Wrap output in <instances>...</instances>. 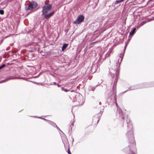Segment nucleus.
<instances>
[{"label": "nucleus", "mask_w": 154, "mask_h": 154, "mask_svg": "<svg viewBox=\"0 0 154 154\" xmlns=\"http://www.w3.org/2000/svg\"><path fill=\"white\" fill-rule=\"evenodd\" d=\"M128 128L129 129V131L127 133L126 136L128 137L129 141V145L126 147L127 150H128V154H133L136 152L135 141L133 136V132L131 123L129 119L127 120Z\"/></svg>", "instance_id": "nucleus-1"}, {"label": "nucleus", "mask_w": 154, "mask_h": 154, "mask_svg": "<svg viewBox=\"0 0 154 154\" xmlns=\"http://www.w3.org/2000/svg\"><path fill=\"white\" fill-rule=\"evenodd\" d=\"M109 73L111 76H112V78H113L114 76H116V78L114 82V85L113 86H114L115 89L116 90V87H115V86H116V85L117 82L119 78V72L118 71H116V70H115L111 69L110 70H109Z\"/></svg>", "instance_id": "nucleus-2"}, {"label": "nucleus", "mask_w": 154, "mask_h": 154, "mask_svg": "<svg viewBox=\"0 0 154 154\" xmlns=\"http://www.w3.org/2000/svg\"><path fill=\"white\" fill-rule=\"evenodd\" d=\"M108 93L107 95L108 101L110 99L111 100H113L116 101L117 100L116 96V90L115 89L114 86L112 87V90L110 92L108 91Z\"/></svg>", "instance_id": "nucleus-3"}, {"label": "nucleus", "mask_w": 154, "mask_h": 154, "mask_svg": "<svg viewBox=\"0 0 154 154\" xmlns=\"http://www.w3.org/2000/svg\"><path fill=\"white\" fill-rule=\"evenodd\" d=\"M73 101L76 106L82 105L84 103L83 97L81 95H76Z\"/></svg>", "instance_id": "nucleus-4"}, {"label": "nucleus", "mask_w": 154, "mask_h": 154, "mask_svg": "<svg viewBox=\"0 0 154 154\" xmlns=\"http://www.w3.org/2000/svg\"><path fill=\"white\" fill-rule=\"evenodd\" d=\"M37 6V3L34 1L30 2L28 6L26 7V9L28 10H31L36 7Z\"/></svg>", "instance_id": "nucleus-5"}, {"label": "nucleus", "mask_w": 154, "mask_h": 154, "mask_svg": "<svg viewBox=\"0 0 154 154\" xmlns=\"http://www.w3.org/2000/svg\"><path fill=\"white\" fill-rule=\"evenodd\" d=\"M84 17L82 15H80L78 17L76 20L74 21L73 23L75 24H78L82 22L84 19Z\"/></svg>", "instance_id": "nucleus-6"}, {"label": "nucleus", "mask_w": 154, "mask_h": 154, "mask_svg": "<svg viewBox=\"0 0 154 154\" xmlns=\"http://www.w3.org/2000/svg\"><path fill=\"white\" fill-rule=\"evenodd\" d=\"M52 5L50 4H48L47 6H44L42 10V15H44L45 14L47 13L48 11H50Z\"/></svg>", "instance_id": "nucleus-7"}, {"label": "nucleus", "mask_w": 154, "mask_h": 154, "mask_svg": "<svg viewBox=\"0 0 154 154\" xmlns=\"http://www.w3.org/2000/svg\"><path fill=\"white\" fill-rule=\"evenodd\" d=\"M23 79L24 80H26V78H18L17 77H16L15 78H14L13 76H11L10 77H8L7 78H6V79L2 80L0 81V83H3L4 82H7L8 81L11 79Z\"/></svg>", "instance_id": "nucleus-8"}, {"label": "nucleus", "mask_w": 154, "mask_h": 154, "mask_svg": "<svg viewBox=\"0 0 154 154\" xmlns=\"http://www.w3.org/2000/svg\"><path fill=\"white\" fill-rule=\"evenodd\" d=\"M112 101L113 102V103H114L115 102L116 105V106L117 109V111L119 112V115L120 116H122L123 118H124V116H123V114H122V111L120 109L119 107L118 106V104L116 102V101L114 100H112Z\"/></svg>", "instance_id": "nucleus-9"}, {"label": "nucleus", "mask_w": 154, "mask_h": 154, "mask_svg": "<svg viewBox=\"0 0 154 154\" xmlns=\"http://www.w3.org/2000/svg\"><path fill=\"white\" fill-rule=\"evenodd\" d=\"M97 65L96 63H94L92 64L91 69H90L91 72L93 73L95 72L97 70Z\"/></svg>", "instance_id": "nucleus-10"}, {"label": "nucleus", "mask_w": 154, "mask_h": 154, "mask_svg": "<svg viewBox=\"0 0 154 154\" xmlns=\"http://www.w3.org/2000/svg\"><path fill=\"white\" fill-rule=\"evenodd\" d=\"M48 123H49V124L51 125H52L54 127H56V128H57L58 129L60 130L61 132L63 133V132L59 129V127H58L57 126V125H56V124L55 123H54V122L49 120V121H48Z\"/></svg>", "instance_id": "nucleus-11"}, {"label": "nucleus", "mask_w": 154, "mask_h": 154, "mask_svg": "<svg viewBox=\"0 0 154 154\" xmlns=\"http://www.w3.org/2000/svg\"><path fill=\"white\" fill-rule=\"evenodd\" d=\"M138 88H137V86H131L130 88H129L128 89H127V90L125 91L122 94H123L125 93L127 91H131V90H132L134 89H136Z\"/></svg>", "instance_id": "nucleus-12"}, {"label": "nucleus", "mask_w": 154, "mask_h": 154, "mask_svg": "<svg viewBox=\"0 0 154 154\" xmlns=\"http://www.w3.org/2000/svg\"><path fill=\"white\" fill-rule=\"evenodd\" d=\"M54 13V11H53L51 12L49 14H46L45 16V18L46 19H48L50 17L53 15Z\"/></svg>", "instance_id": "nucleus-13"}, {"label": "nucleus", "mask_w": 154, "mask_h": 154, "mask_svg": "<svg viewBox=\"0 0 154 154\" xmlns=\"http://www.w3.org/2000/svg\"><path fill=\"white\" fill-rule=\"evenodd\" d=\"M101 115L100 113L98 114H96L95 115V116L93 117V121L95 120L96 119H97V123L100 120V118Z\"/></svg>", "instance_id": "nucleus-14"}, {"label": "nucleus", "mask_w": 154, "mask_h": 154, "mask_svg": "<svg viewBox=\"0 0 154 154\" xmlns=\"http://www.w3.org/2000/svg\"><path fill=\"white\" fill-rule=\"evenodd\" d=\"M136 30V28H134L132 30H131L129 33L130 35H133L135 33Z\"/></svg>", "instance_id": "nucleus-15"}, {"label": "nucleus", "mask_w": 154, "mask_h": 154, "mask_svg": "<svg viewBox=\"0 0 154 154\" xmlns=\"http://www.w3.org/2000/svg\"><path fill=\"white\" fill-rule=\"evenodd\" d=\"M112 51V50L110 49L108 52L106 54L105 58H106L108 57H109L110 55V54L111 53Z\"/></svg>", "instance_id": "nucleus-16"}, {"label": "nucleus", "mask_w": 154, "mask_h": 154, "mask_svg": "<svg viewBox=\"0 0 154 154\" xmlns=\"http://www.w3.org/2000/svg\"><path fill=\"white\" fill-rule=\"evenodd\" d=\"M68 44H64L62 47V51H63L68 46Z\"/></svg>", "instance_id": "nucleus-17"}, {"label": "nucleus", "mask_w": 154, "mask_h": 154, "mask_svg": "<svg viewBox=\"0 0 154 154\" xmlns=\"http://www.w3.org/2000/svg\"><path fill=\"white\" fill-rule=\"evenodd\" d=\"M123 55L122 56H120L119 57V59L118 62L119 63V66L120 65V64L122 60Z\"/></svg>", "instance_id": "nucleus-18"}, {"label": "nucleus", "mask_w": 154, "mask_h": 154, "mask_svg": "<svg viewBox=\"0 0 154 154\" xmlns=\"http://www.w3.org/2000/svg\"><path fill=\"white\" fill-rule=\"evenodd\" d=\"M61 89L62 91H64L66 92H67V91H69V90L66 89H65V88H64L63 87H61Z\"/></svg>", "instance_id": "nucleus-19"}, {"label": "nucleus", "mask_w": 154, "mask_h": 154, "mask_svg": "<svg viewBox=\"0 0 154 154\" xmlns=\"http://www.w3.org/2000/svg\"><path fill=\"white\" fill-rule=\"evenodd\" d=\"M146 22L145 21H143L142 23H140L139 25V27L142 26L146 23Z\"/></svg>", "instance_id": "nucleus-20"}, {"label": "nucleus", "mask_w": 154, "mask_h": 154, "mask_svg": "<svg viewBox=\"0 0 154 154\" xmlns=\"http://www.w3.org/2000/svg\"><path fill=\"white\" fill-rule=\"evenodd\" d=\"M0 14L3 15L4 14V11L3 10H0Z\"/></svg>", "instance_id": "nucleus-21"}, {"label": "nucleus", "mask_w": 154, "mask_h": 154, "mask_svg": "<svg viewBox=\"0 0 154 154\" xmlns=\"http://www.w3.org/2000/svg\"><path fill=\"white\" fill-rule=\"evenodd\" d=\"M5 66L6 65L5 64H3L1 66H0V69L5 67Z\"/></svg>", "instance_id": "nucleus-22"}, {"label": "nucleus", "mask_w": 154, "mask_h": 154, "mask_svg": "<svg viewBox=\"0 0 154 154\" xmlns=\"http://www.w3.org/2000/svg\"><path fill=\"white\" fill-rule=\"evenodd\" d=\"M91 89H90V90H91L92 91H94L95 89V87H91Z\"/></svg>", "instance_id": "nucleus-23"}, {"label": "nucleus", "mask_w": 154, "mask_h": 154, "mask_svg": "<svg viewBox=\"0 0 154 154\" xmlns=\"http://www.w3.org/2000/svg\"><path fill=\"white\" fill-rule=\"evenodd\" d=\"M42 74V72H40L38 75H37V76H35L34 77V78H37L41 74Z\"/></svg>", "instance_id": "nucleus-24"}, {"label": "nucleus", "mask_w": 154, "mask_h": 154, "mask_svg": "<svg viewBox=\"0 0 154 154\" xmlns=\"http://www.w3.org/2000/svg\"><path fill=\"white\" fill-rule=\"evenodd\" d=\"M124 0H117L116 2L117 3H120L122 2Z\"/></svg>", "instance_id": "nucleus-25"}, {"label": "nucleus", "mask_w": 154, "mask_h": 154, "mask_svg": "<svg viewBox=\"0 0 154 154\" xmlns=\"http://www.w3.org/2000/svg\"><path fill=\"white\" fill-rule=\"evenodd\" d=\"M74 124L73 123H72L71 124V125H70V127L71 129H72V127L73 126Z\"/></svg>", "instance_id": "nucleus-26"}, {"label": "nucleus", "mask_w": 154, "mask_h": 154, "mask_svg": "<svg viewBox=\"0 0 154 154\" xmlns=\"http://www.w3.org/2000/svg\"><path fill=\"white\" fill-rule=\"evenodd\" d=\"M34 117H37V118H39L41 119H42V118H43L41 117H38V116H34Z\"/></svg>", "instance_id": "nucleus-27"}, {"label": "nucleus", "mask_w": 154, "mask_h": 154, "mask_svg": "<svg viewBox=\"0 0 154 154\" xmlns=\"http://www.w3.org/2000/svg\"><path fill=\"white\" fill-rule=\"evenodd\" d=\"M127 44L126 43V44H125V48H124V51H125V49H126V46H127Z\"/></svg>", "instance_id": "nucleus-28"}, {"label": "nucleus", "mask_w": 154, "mask_h": 154, "mask_svg": "<svg viewBox=\"0 0 154 154\" xmlns=\"http://www.w3.org/2000/svg\"><path fill=\"white\" fill-rule=\"evenodd\" d=\"M68 153L69 154H71L70 152V150H69V149L68 150Z\"/></svg>", "instance_id": "nucleus-29"}, {"label": "nucleus", "mask_w": 154, "mask_h": 154, "mask_svg": "<svg viewBox=\"0 0 154 154\" xmlns=\"http://www.w3.org/2000/svg\"><path fill=\"white\" fill-rule=\"evenodd\" d=\"M42 119L44 120H45V121H47V122H48V121H49L48 120H47V119H45L44 118H42Z\"/></svg>", "instance_id": "nucleus-30"}, {"label": "nucleus", "mask_w": 154, "mask_h": 154, "mask_svg": "<svg viewBox=\"0 0 154 154\" xmlns=\"http://www.w3.org/2000/svg\"><path fill=\"white\" fill-rule=\"evenodd\" d=\"M53 83H54V85H56V82H54Z\"/></svg>", "instance_id": "nucleus-31"}, {"label": "nucleus", "mask_w": 154, "mask_h": 154, "mask_svg": "<svg viewBox=\"0 0 154 154\" xmlns=\"http://www.w3.org/2000/svg\"><path fill=\"white\" fill-rule=\"evenodd\" d=\"M57 85L58 87H60V85H59V84H57Z\"/></svg>", "instance_id": "nucleus-32"}, {"label": "nucleus", "mask_w": 154, "mask_h": 154, "mask_svg": "<svg viewBox=\"0 0 154 154\" xmlns=\"http://www.w3.org/2000/svg\"><path fill=\"white\" fill-rule=\"evenodd\" d=\"M33 82V83H37V82Z\"/></svg>", "instance_id": "nucleus-33"}, {"label": "nucleus", "mask_w": 154, "mask_h": 154, "mask_svg": "<svg viewBox=\"0 0 154 154\" xmlns=\"http://www.w3.org/2000/svg\"><path fill=\"white\" fill-rule=\"evenodd\" d=\"M99 104H101V102H100V103H99Z\"/></svg>", "instance_id": "nucleus-34"}, {"label": "nucleus", "mask_w": 154, "mask_h": 154, "mask_svg": "<svg viewBox=\"0 0 154 154\" xmlns=\"http://www.w3.org/2000/svg\"><path fill=\"white\" fill-rule=\"evenodd\" d=\"M130 39H128V41H130Z\"/></svg>", "instance_id": "nucleus-35"}, {"label": "nucleus", "mask_w": 154, "mask_h": 154, "mask_svg": "<svg viewBox=\"0 0 154 154\" xmlns=\"http://www.w3.org/2000/svg\"><path fill=\"white\" fill-rule=\"evenodd\" d=\"M74 141V139L73 138V141Z\"/></svg>", "instance_id": "nucleus-36"}]
</instances>
